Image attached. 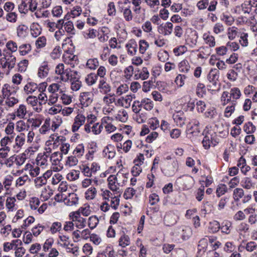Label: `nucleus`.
Returning a JSON list of instances; mask_svg holds the SVG:
<instances>
[{"mask_svg": "<svg viewBox=\"0 0 257 257\" xmlns=\"http://www.w3.org/2000/svg\"><path fill=\"white\" fill-rule=\"evenodd\" d=\"M206 127L204 132L205 136L202 141L203 147L205 149H208L211 146H215L219 143V139L217 134L213 130H207Z\"/></svg>", "mask_w": 257, "mask_h": 257, "instance_id": "f257e3e1", "label": "nucleus"}, {"mask_svg": "<svg viewBox=\"0 0 257 257\" xmlns=\"http://www.w3.org/2000/svg\"><path fill=\"white\" fill-rule=\"evenodd\" d=\"M219 72L217 69H212L207 76L208 83L207 87L208 90H215L218 88L219 83Z\"/></svg>", "mask_w": 257, "mask_h": 257, "instance_id": "f03ea898", "label": "nucleus"}, {"mask_svg": "<svg viewBox=\"0 0 257 257\" xmlns=\"http://www.w3.org/2000/svg\"><path fill=\"white\" fill-rule=\"evenodd\" d=\"M27 160V155L25 153L19 155H14L7 159L4 164L8 168L12 167L16 164L18 168L22 166Z\"/></svg>", "mask_w": 257, "mask_h": 257, "instance_id": "7ed1b4c3", "label": "nucleus"}, {"mask_svg": "<svg viewBox=\"0 0 257 257\" xmlns=\"http://www.w3.org/2000/svg\"><path fill=\"white\" fill-rule=\"evenodd\" d=\"M26 143V135L24 133H20L15 139L12 150L14 153L19 152Z\"/></svg>", "mask_w": 257, "mask_h": 257, "instance_id": "20e7f679", "label": "nucleus"}, {"mask_svg": "<svg viewBox=\"0 0 257 257\" xmlns=\"http://www.w3.org/2000/svg\"><path fill=\"white\" fill-rule=\"evenodd\" d=\"M176 181L182 185L184 190H189L194 185L195 181L193 178L189 175H184L177 178Z\"/></svg>", "mask_w": 257, "mask_h": 257, "instance_id": "39448f33", "label": "nucleus"}, {"mask_svg": "<svg viewBox=\"0 0 257 257\" xmlns=\"http://www.w3.org/2000/svg\"><path fill=\"white\" fill-rule=\"evenodd\" d=\"M70 217L74 222V225L78 228H84L86 224V219L82 217L79 212H73L70 214Z\"/></svg>", "mask_w": 257, "mask_h": 257, "instance_id": "423d86ee", "label": "nucleus"}, {"mask_svg": "<svg viewBox=\"0 0 257 257\" xmlns=\"http://www.w3.org/2000/svg\"><path fill=\"white\" fill-rule=\"evenodd\" d=\"M200 122L198 118H193L187 126V133L193 136H197L200 132Z\"/></svg>", "mask_w": 257, "mask_h": 257, "instance_id": "0eeeda50", "label": "nucleus"}, {"mask_svg": "<svg viewBox=\"0 0 257 257\" xmlns=\"http://www.w3.org/2000/svg\"><path fill=\"white\" fill-rule=\"evenodd\" d=\"M205 118L209 119L211 122H215L219 117V114L216 108L211 106L207 108L204 113Z\"/></svg>", "mask_w": 257, "mask_h": 257, "instance_id": "6e6552de", "label": "nucleus"}, {"mask_svg": "<svg viewBox=\"0 0 257 257\" xmlns=\"http://www.w3.org/2000/svg\"><path fill=\"white\" fill-rule=\"evenodd\" d=\"M26 101L27 104L32 107L33 110L37 112H40L42 110L41 103L38 102V98L36 96L29 95L28 96Z\"/></svg>", "mask_w": 257, "mask_h": 257, "instance_id": "1a4fd4ad", "label": "nucleus"}, {"mask_svg": "<svg viewBox=\"0 0 257 257\" xmlns=\"http://www.w3.org/2000/svg\"><path fill=\"white\" fill-rule=\"evenodd\" d=\"M93 94L90 92H81L79 95V100L83 107L90 105L93 101Z\"/></svg>", "mask_w": 257, "mask_h": 257, "instance_id": "9d476101", "label": "nucleus"}, {"mask_svg": "<svg viewBox=\"0 0 257 257\" xmlns=\"http://www.w3.org/2000/svg\"><path fill=\"white\" fill-rule=\"evenodd\" d=\"M103 128V126L102 123L96 122L91 126L84 125V131L87 134L92 133L95 135H98L101 133Z\"/></svg>", "mask_w": 257, "mask_h": 257, "instance_id": "9b49d317", "label": "nucleus"}, {"mask_svg": "<svg viewBox=\"0 0 257 257\" xmlns=\"http://www.w3.org/2000/svg\"><path fill=\"white\" fill-rule=\"evenodd\" d=\"M18 87L14 86L9 84H5L2 89V92L4 97L16 95Z\"/></svg>", "mask_w": 257, "mask_h": 257, "instance_id": "f8f14e48", "label": "nucleus"}, {"mask_svg": "<svg viewBox=\"0 0 257 257\" xmlns=\"http://www.w3.org/2000/svg\"><path fill=\"white\" fill-rule=\"evenodd\" d=\"M86 121L85 116L81 114H77L74 118V122L72 125V131L74 133L84 124Z\"/></svg>", "mask_w": 257, "mask_h": 257, "instance_id": "ddd939ff", "label": "nucleus"}, {"mask_svg": "<svg viewBox=\"0 0 257 257\" xmlns=\"http://www.w3.org/2000/svg\"><path fill=\"white\" fill-rule=\"evenodd\" d=\"M173 25L171 22H167L164 24L160 25L158 28V32L164 36H168L172 34Z\"/></svg>", "mask_w": 257, "mask_h": 257, "instance_id": "4468645a", "label": "nucleus"}, {"mask_svg": "<svg viewBox=\"0 0 257 257\" xmlns=\"http://www.w3.org/2000/svg\"><path fill=\"white\" fill-rule=\"evenodd\" d=\"M3 60L7 63L9 71L13 69L16 65V58L12 53H6L3 58Z\"/></svg>", "mask_w": 257, "mask_h": 257, "instance_id": "2eb2a0df", "label": "nucleus"}, {"mask_svg": "<svg viewBox=\"0 0 257 257\" xmlns=\"http://www.w3.org/2000/svg\"><path fill=\"white\" fill-rule=\"evenodd\" d=\"M5 206L8 212H14L18 208V205L16 203V199L14 197H8L5 199Z\"/></svg>", "mask_w": 257, "mask_h": 257, "instance_id": "dca6fc26", "label": "nucleus"}, {"mask_svg": "<svg viewBox=\"0 0 257 257\" xmlns=\"http://www.w3.org/2000/svg\"><path fill=\"white\" fill-rule=\"evenodd\" d=\"M73 73L74 75H77L78 74L77 71H72L70 68L65 69L61 74H60V80L64 82H68L70 79L72 77Z\"/></svg>", "mask_w": 257, "mask_h": 257, "instance_id": "f3484780", "label": "nucleus"}, {"mask_svg": "<svg viewBox=\"0 0 257 257\" xmlns=\"http://www.w3.org/2000/svg\"><path fill=\"white\" fill-rule=\"evenodd\" d=\"M173 118L176 124L180 126H183L185 123V117L182 111H178L173 115Z\"/></svg>", "mask_w": 257, "mask_h": 257, "instance_id": "a211bd4d", "label": "nucleus"}, {"mask_svg": "<svg viewBox=\"0 0 257 257\" xmlns=\"http://www.w3.org/2000/svg\"><path fill=\"white\" fill-rule=\"evenodd\" d=\"M204 43L209 47H214L216 45L215 37L211 35L210 32L204 33L202 36Z\"/></svg>", "mask_w": 257, "mask_h": 257, "instance_id": "6ab92c4d", "label": "nucleus"}, {"mask_svg": "<svg viewBox=\"0 0 257 257\" xmlns=\"http://www.w3.org/2000/svg\"><path fill=\"white\" fill-rule=\"evenodd\" d=\"M49 156L44 153V154H39L36 158V164L38 166L41 167L42 168H46L49 164Z\"/></svg>", "mask_w": 257, "mask_h": 257, "instance_id": "aec40b11", "label": "nucleus"}, {"mask_svg": "<svg viewBox=\"0 0 257 257\" xmlns=\"http://www.w3.org/2000/svg\"><path fill=\"white\" fill-rule=\"evenodd\" d=\"M110 31L106 27H102L99 30L97 37L100 42H106L109 38Z\"/></svg>", "mask_w": 257, "mask_h": 257, "instance_id": "412c9836", "label": "nucleus"}, {"mask_svg": "<svg viewBox=\"0 0 257 257\" xmlns=\"http://www.w3.org/2000/svg\"><path fill=\"white\" fill-rule=\"evenodd\" d=\"M98 88L100 93L107 94L111 91L110 85L106 81L105 79H101L99 81Z\"/></svg>", "mask_w": 257, "mask_h": 257, "instance_id": "4be33fe9", "label": "nucleus"}, {"mask_svg": "<svg viewBox=\"0 0 257 257\" xmlns=\"http://www.w3.org/2000/svg\"><path fill=\"white\" fill-rule=\"evenodd\" d=\"M78 197L74 193H69L68 196L64 198V203L68 206H76L78 204Z\"/></svg>", "mask_w": 257, "mask_h": 257, "instance_id": "5701e85b", "label": "nucleus"}, {"mask_svg": "<svg viewBox=\"0 0 257 257\" xmlns=\"http://www.w3.org/2000/svg\"><path fill=\"white\" fill-rule=\"evenodd\" d=\"M178 69L179 72L184 74H187L191 72V66L189 62L184 59L181 61L178 64Z\"/></svg>", "mask_w": 257, "mask_h": 257, "instance_id": "b1692460", "label": "nucleus"}, {"mask_svg": "<svg viewBox=\"0 0 257 257\" xmlns=\"http://www.w3.org/2000/svg\"><path fill=\"white\" fill-rule=\"evenodd\" d=\"M128 175V173H125L123 172L122 170H120L117 172L115 176L116 177L117 180H118L117 184L118 185V187L120 186H123L125 184L127 181Z\"/></svg>", "mask_w": 257, "mask_h": 257, "instance_id": "393cba45", "label": "nucleus"}, {"mask_svg": "<svg viewBox=\"0 0 257 257\" xmlns=\"http://www.w3.org/2000/svg\"><path fill=\"white\" fill-rule=\"evenodd\" d=\"M38 89V85L34 82H28L24 87V92L27 95H31Z\"/></svg>", "mask_w": 257, "mask_h": 257, "instance_id": "a878e982", "label": "nucleus"}, {"mask_svg": "<svg viewBox=\"0 0 257 257\" xmlns=\"http://www.w3.org/2000/svg\"><path fill=\"white\" fill-rule=\"evenodd\" d=\"M49 67L47 62H43L38 69V75L40 78L46 77L49 73Z\"/></svg>", "mask_w": 257, "mask_h": 257, "instance_id": "bb28decb", "label": "nucleus"}, {"mask_svg": "<svg viewBox=\"0 0 257 257\" xmlns=\"http://www.w3.org/2000/svg\"><path fill=\"white\" fill-rule=\"evenodd\" d=\"M125 47L127 49V53L131 55H134L136 54L138 45L136 41L134 39H131L128 41L126 43Z\"/></svg>", "mask_w": 257, "mask_h": 257, "instance_id": "cd10ccee", "label": "nucleus"}, {"mask_svg": "<svg viewBox=\"0 0 257 257\" xmlns=\"http://www.w3.org/2000/svg\"><path fill=\"white\" fill-rule=\"evenodd\" d=\"M221 232L225 234H229L232 229V223L227 220H223L220 224Z\"/></svg>", "mask_w": 257, "mask_h": 257, "instance_id": "c85d7f7f", "label": "nucleus"}, {"mask_svg": "<svg viewBox=\"0 0 257 257\" xmlns=\"http://www.w3.org/2000/svg\"><path fill=\"white\" fill-rule=\"evenodd\" d=\"M63 59L65 63L70 64L73 67L77 61V57L73 54L67 52L63 54Z\"/></svg>", "mask_w": 257, "mask_h": 257, "instance_id": "c756f323", "label": "nucleus"}, {"mask_svg": "<svg viewBox=\"0 0 257 257\" xmlns=\"http://www.w3.org/2000/svg\"><path fill=\"white\" fill-rule=\"evenodd\" d=\"M107 181L109 188L111 190L116 191L119 189L118 185L117 184L118 180H117L115 175H110L107 178Z\"/></svg>", "mask_w": 257, "mask_h": 257, "instance_id": "7c9ffc66", "label": "nucleus"}, {"mask_svg": "<svg viewBox=\"0 0 257 257\" xmlns=\"http://www.w3.org/2000/svg\"><path fill=\"white\" fill-rule=\"evenodd\" d=\"M102 154L106 158L112 159L115 156V151L112 146L108 145L103 149Z\"/></svg>", "mask_w": 257, "mask_h": 257, "instance_id": "2f4dec72", "label": "nucleus"}, {"mask_svg": "<svg viewBox=\"0 0 257 257\" xmlns=\"http://www.w3.org/2000/svg\"><path fill=\"white\" fill-rule=\"evenodd\" d=\"M150 73L146 67H143L142 69L138 70L137 72L135 74L136 79H141L143 80L148 79L149 77Z\"/></svg>", "mask_w": 257, "mask_h": 257, "instance_id": "473e14b6", "label": "nucleus"}, {"mask_svg": "<svg viewBox=\"0 0 257 257\" xmlns=\"http://www.w3.org/2000/svg\"><path fill=\"white\" fill-rule=\"evenodd\" d=\"M63 156L59 152L52 153L50 157V160L53 165H59L62 160Z\"/></svg>", "mask_w": 257, "mask_h": 257, "instance_id": "72a5a7b5", "label": "nucleus"}, {"mask_svg": "<svg viewBox=\"0 0 257 257\" xmlns=\"http://www.w3.org/2000/svg\"><path fill=\"white\" fill-rule=\"evenodd\" d=\"M30 182V179L27 174L19 177L15 181V186L17 188L22 187Z\"/></svg>", "mask_w": 257, "mask_h": 257, "instance_id": "f704fd0d", "label": "nucleus"}, {"mask_svg": "<svg viewBox=\"0 0 257 257\" xmlns=\"http://www.w3.org/2000/svg\"><path fill=\"white\" fill-rule=\"evenodd\" d=\"M172 168L168 167L167 168L164 169V173L165 176L168 177L172 176L175 174L176 170H177L178 167V164L177 160H174L172 162Z\"/></svg>", "mask_w": 257, "mask_h": 257, "instance_id": "c9c22d12", "label": "nucleus"}, {"mask_svg": "<svg viewBox=\"0 0 257 257\" xmlns=\"http://www.w3.org/2000/svg\"><path fill=\"white\" fill-rule=\"evenodd\" d=\"M32 50V46L29 43L22 44L19 46V53L21 56L28 54Z\"/></svg>", "mask_w": 257, "mask_h": 257, "instance_id": "e433bc0d", "label": "nucleus"}, {"mask_svg": "<svg viewBox=\"0 0 257 257\" xmlns=\"http://www.w3.org/2000/svg\"><path fill=\"white\" fill-rule=\"evenodd\" d=\"M132 146V142L130 140H126L122 144H117L116 145L117 150L119 151L122 150L125 153H127Z\"/></svg>", "mask_w": 257, "mask_h": 257, "instance_id": "4c0bfd02", "label": "nucleus"}, {"mask_svg": "<svg viewBox=\"0 0 257 257\" xmlns=\"http://www.w3.org/2000/svg\"><path fill=\"white\" fill-rule=\"evenodd\" d=\"M179 230L181 231L179 232L181 234L182 238L184 240L187 239L192 234V229L188 226H181Z\"/></svg>", "mask_w": 257, "mask_h": 257, "instance_id": "58836bf2", "label": "nucleus"}, {"mask_svg": "<svg viewBox=\"0 0 257 257\" xmlns=\"http://www.w3.org/2000/svg\"><path fill=\"white\" fill-rule=\"evenodd\" d=\"M177 216L174 213L169 212L165 215L164 220L167 225L171 226L177 222Z\"/></svg>", "mask_w": 257, "mask_h": 257, "instance_id": "ea45409f", "label": "nucleus"}, {"mask_svg": "<svg viewBox=\"0 0 257 257\" xmlns=\"http://www.w3.org/2000/svg\"><path fill=\"white\" fill-rule=\"evenodd\" d=\"M128 114L126 111L121 108L119 109L115 115V118L121 122H125L128 119Z\"/></svg>", "mask_w": 257, "mask_h": 257, "instance_id": "a19ab883", "label": "nucleus"}, {"mask_svg": "<svg viewBox=\"0 0 257 257\" xmlns=\"http://www.w3.org/2000/svg\"><path fill=\"white\" fill-rule=\"evenodd\" d=\"M241 186L246 189H251L253 188L255 186V183H254L251 179L249 177H244L241 181Z\"/></svg>", "mask_w": 257, "mask_h": 257, "instance_id": "79ce46f5", "label": "nucleus"}, {"mask_svg": "<svg viewBox=\"0 0 257 257\" xmlns=\"http://www.w3.org/2000/svg\"><path fill=\"white\" fill-rule=\"evenodd\" d=\"M78 159L79 158L73 155L67 157L65 160V167L67 168H71L76 166L78 163Z\"/></svg>", "mask_w": 257, "mask_h": 257, "instance_id": "37998d69", "label": "nucleus"}, {"mask_svg": "<svg viewBox=\"0 0 257 257\" xmlns=\"http://www.w3.org/2000/svg\"><path fill=\"white\" fill-rule=\"evenodd\" d=\"M62 83H53L48 87V91L52 94H56L57 92H59L61 94V92H63L62 89Z\"/></svg>", "mask_w": 257, "mask_h": 257, "instance_id": "c03bdc74", "label": "nucleus"}, {"mask_svg": "<svg viewBox=\"0 0 257 257\" xmlns=\"http://www.w3.org/2000/svg\"><path fill=\"white\" fill-rule=\"evenodd\" d=\"M5 98V105L9 107H13L19 102V99L16 95L6 96Z\"/></svg>", "mask_w": 257, "mask_h": 257, "instance_id": "a18cd8bd", "label": "nucleus"}, {"mask_svg": "<svg viewBox=\"0 0 257 257\" xmlns=\"http://www.w3.org/2000/svg\"><path fill=\"white\" fill-rule=\"evenodd\" d=\"M51 120L47 118L45 120L44 124L39 129V133L41 135H46L49 134L50 131Z\"/></svg>", "mask_w": 257, "mask_h": 257, "instance_id": "49530a36", "label": "nucleus"}, {"mask_svg": "<svg viewBox=\"0 0 257 257\" xmlns=\"http://www.w3.org/2000/svg\"><path fill=\"white\" fill-rule=\"evenodd\" d=\"M64 20L61 19L58 21L57 23L55 22H48L47 27L50 31L54 32L56 28L58 29L62 28Z\"/></svg>", "mask_w": 257, "mask_h": 257, "instance_id": "de8ad7c7", "label": "nucleus"}, {"mask_svg": "<svg viewBox=\"0 0 257 257\" xmlns=\"http://www.w3.org/2000/svg\"><path fill=\"white\" fill-rule=\"evenodd\" d=\"M70 80L71 81V89L74 91L79 90L82 86V83L79 79L72 77Z\"/></svg>", "mask_w": 257, "mask_h": 257, "instance_id": "09e8293b", "label": "nucleus"}, {"mask_svg": "<svg viewBox=\"0 0 257 257\" xmlns=\"http://www.w3.org/2000/svg\"><path fill=\"white\" fill-rule=\"evenodd\" d=\"M30 31L31 35L36 38L40 35L42 32L41 26L37 23H33L30 27Z\"/></svg>", "mask_w": 257, "mask_h": 257, "instance_id": "8fccbe9b", "label": "nucleus"}, {"mask_svg": "<svg viewBox=\"0 0 257 257\" xmlns=\"http://www.w3.org/2000/svg\"><path fill=\"white\" fill-rule=\"evenodd\" d=\"M220 100L222 105L224 106L229 102H231V103H232V99L230 92H223L221 96Z\"/></svg>", "mask_w": 257, "mask_h": 257, "instance_id": "3c124183", "label": "nucleus"}, {"mask_svg": "<svg viewBox=\"0 0 257 257\" xmlns=\"http://www.w3.org/2000/svg\"><path fill=\"white\" fill-rule=\"evenodd\" d=\"M96 189L94 186H92L86 190L85 193V197L87 200H92L96 197Z\"/></svg>", "mask_w": 257, "mask_h": 257, "instance_id": "603ef678", "label": "nucleus"}, {"mask_svg": "<svg viewBox=\"0 0 257 257\" xmlns=\"http://www.w3.org/2000/svg\"><path fill=\"white\" fill-rule=\"evenodd\" d=\"M84 146L83 144H80L77 145L73 151V155L77 157L81 158L84 154Z\"/></svg>", "mask_w": 257, "mask_h": 257, "instance_id": "864d4df0", "label": "nucleus"}, {"mask_svg": "<svg viewBox=\"0 0 257 257\" xmlns=\"http://www.w3.org/2000/svg\"><path fill=\"white\" fill-rule=\"evenodd\" d=\"M97 77L94 73H90L85 77V82L88 86H92L96 83Z\"/></svg>", "mask_w": 257, "mask_h": 257, "instance_id": "5fc2aeb1", "label": "nucleus"}, {"mask_svg": "<svg viewBox=\"0 0 257 257\" xmlns=\"http://www.w3.org/2000/svg\"><path fill=\"white\" fill-rule=\"evenodd\" d=\"M120 11L122 13L123 18L126 21L130 22L133 20V15L130 8H120Z\"/></svg>", "mask_w": 257, "mask_h": 257, "instance_id": "6e6d98bb", "label": "nucleus"}, {"mask_svg": "<svg viewBox=\"0 0 257 257\" xmlns=\"http://www.w3.org/2000/svg\"><path fill=\"white\" fill-rule=\"evenodd\" d=\"M27 112L26 106L20 104L17 110L15 111L16 115L19 118H24Z\"/></svg>", "mask_w": 257, "mask_h": 257, "instance_id": "4d7b16f0", "label": "nucleus"}, {"mask_svg": "<svg viewBox=\"0 0 257 257\" xmlns=\"http://www.w3.org/2000/svg\"><path fill=\"white\" fill-rule=\"evenodd\" d=\"M130 244V238L127 235L124 234V232L121 235L118 239V244L122 247H125Z\"/></svg>", "mask_w": 257, "mask_h": 257, "instance_id": "13d9d810", "label": "nucleus"}, {"mask_svg": "<svg viewBox=\"0 0 257 257\" xmlns=\"http://www.w3.org/2000/svg\"><path fill=\"white\" fill-rule=\"evenodd\" d=\"M107 257H115V251L111 244H107L103 249L100 250Z\"/></svg>", "mask_w": 257, "mask_h": 257, "instance_id": "bf43d9fd", "label": "nucleus"}, {"mask_svg": "<svg viewBox=\"0 0 257 257\" xmlns=\"http://www.w3.org/2000/svg\"><path fill=\"white\" fill-rule=\"evenodd\" d=\"M198 37L196 32L191 34L186 40L187 44L192 48L194 47L197 43Z\"/></svg>", "mask_w": 257, "mask_h": 257, "instance_id": "052dcab7", "label": "nucleus"}, {"mask_svg": "<svg viewBox=\"0 0 257 257\" xmlns=\"http://www.w3.org/2000/svg\"><path fill=\"white\" fill-rule=\"evenodd\" d=\"M47 44V39L45 36L38 37L35 41L36 48L37 49H41L44 48Z\"/></svg>", "mask_w": 257, "mask_h": 257, "instance_id": "680f3d73", "label": "nucleus"}, {"mask_svg": "<svg viewBox=\"0 0 257 257\" xmlns=\"http://www.w3.org/2000/svg\"><path fill=\"white\" fill-rule=\"evenodd\" d=\"M31 3V0H21V3L19 6V10L21 13H26L28 12L29 6Z\"/></svg>", "mask_w": 257, "mask_h": 257, "instance_id": "e2e57ef3", "label": "nucleus"}, {"mask_svg": "<svg viewBox=\"0 0 257 257\" xmlns=\"http://www.w3.org/2000/svg\"><path fill=\"white\" fill-rule=\"evenodd\" d=\"M220 223L216 220L211 221L208 225L209 231L211 233H216L220 229Z\"/></svg>", "mask_w": 257, "mask_h": 257, "instance_id": "0e129e2a", "label": "nucleus"}, {"mask_svg": "<svg viewBox=\"0 0 257 257\" xmlns=\"http://www.w3.org/2000/svg\"><path fill=\"white\" fill-rule=\"evenodd\" d=\"M188 78V76L184 74H179L177 75L175 79V82L177 85L178 87H181L184 84L185 80Z\"/></svg>", "mask_w": 257, "mask_h": 257, "instance_id": "69168bd1", "label": "nucleus"}, {"mask_svg": "<svg viewBox=\"0 0 257 257\" xmlns=\"http://www.w3.org/2000/svg\"><path fill=\"white\" fill-rule=\"evenodd\" d=\"M52 194V190L49 187H45L42 190L41 198L44 201L47 200L51 197Z\"/></svg>", "mask_w": 257, "mask_h": 257, "instance_id": "338daca9", "label": "nucleus"}, {"mask_svg": "<svg viewBox=\"0 0 257 257\" xmlns=\"http://www.w3.org/2000/svg\"><path fill=\"white\" fill-rule=\"evenodd\" d=\"M99 66V62L97 58L89 59L86 64L87 68L95 70Z\"/></svg>", "mask_w": 257, "mask_h": 257, "instance_id": "774afa93", "label": "nucleus"}]
</instances>
